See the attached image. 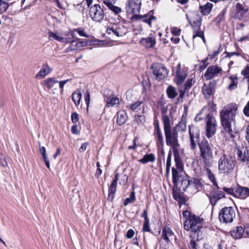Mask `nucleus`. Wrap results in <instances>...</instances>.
<instances>
[{
    "label": "nucleus",
    "mask_w": 249,
    "mask_h": 249,
    "mask_svg": "<svg viewBox=\"0 0 249 249\" xmlns=\"http://www.w3.org/2000/svg\"><path fill=\"white\" fill-rule=\"evenodd\" d=\"M200 29L193 30L194 35L193 38H195L196 37H202L204 35L203 31H200Z\"/></svg>",
    "instance_id": "5fc2aeb1"
},
{
    "label": "nucleus",
    "mask_w": 249,
    "mask_h": 249,
    "mask_svg": "<svg viewBox=\"0 0 249 249\" xmlns=\"http://www.w3.org/2000/svg\"><path fill=\"white\" fill-rule=\"evenodd\" d=\"M49 39L50 40H55L61 42V41L63 39V37L59 36L55 33L50 31L49 32Z\"/></svg>",
    "instance_id": "49530a36"
},
{
    "label": "nucleus",
    "mask_w": 249,
    "mask_h": 249,
    "mask_svg": "<svg viewBox=\"0 0 249 249\" xmlns=\"http://www.w3.org/2000/svg\"><path fill=\"white\" fill-rule=\"evenodd\" d=\"M187 91L183 88H181L179 90V97L177 98V102L179 103L182 102V99L183 98L184 95Z\"/></svg>",
    "instance_id": "6e6d98bb"
},
{
    "label": "nucleus",
    "mask_w": 249,
    "mask_h": 249,
    "mask_svg": "<svg viewBox=\"0 0 249 249\" xmlns=\"http://www.w3.org/2000/svg\"><path fill=\"white\" fill-rule=\"evenodd\" d=\"M184 192H182L179 190L175 188L174 186L173 189V196L174 198L177 201L182 196H183V194Z\"/></svg>",
    "instance_id": "8fccbe9b"
},
{
    "label": "nucleus",
    "mask_w": 249,
    "mask_h": 249,
    "mask_svg": "<svg viewBox=\"0 0 249 249\" xmlns=\"http://www.w3.org/2000/svg\"><path fill=\"white\" fill-rule=\"evenodd\" d=\"M182 214L185 218L184 222V229L186 231H191L195 234L199 232L202 228L203 219L188 211H184Z\"/></svg>",
    "instance_id": "20e7f679"
},
{
    "label": "nucleus",
    "mask_w": 249,
    "mask_h": 249,
    "mask_svg": "<svg viewBox=\"0 0 249 249\" xmlns=\"http://www.w3.org/2000/svg\"><path fill=\"white\" fill-rule=\"evenodd\" d=\"M223 191L227 193L228 194L232 196H233L235 197V187L234 188H227L226 187H224L223 188Z\"/></svg>",
    "instance_id": "864d4df0"
},
{
    "label": "nucleus",
    "mask_w": 249,
    "mask_h": 249,
    "mask_svg": "<svg viewBox=\"0 0 249 249\" xmlns=\"http://www.w3.org/2000/svg\"><path fill=\"white\" fill-rule=\"evenodd\" d=\"M58 83V81L54 78H49L44 81V84L48 89H51L53 87L54 84Z\"/></svg>",
    "instance_id": "ea45409f"
},
{
    "label": "nucleus",
    "mask_w": 249,
    "mask_h": 249,
    "mask_svg": "<svg viewBox=\"0 0 249 249\" xmlns=\"http://www.w3.org/2000/svg\"><path fill=\"white\" fill-rule=\"evenodd\" d=\"M243 113L247 117H249V101L247 103L243 109Z\"/></svg>",
    "instance_id": "774afa93"
},
{
    "label": "nucleus",
    "mask_w": 249,
    "mask_h": 249,
    "mask_svg": "<svg viewBox=\"0 0 249 249\" xmlns=\"http://www.w3.org/2000/svg\"><path fill=\"white\" fill-rule=\"evenodd\" d=\"M227 12V8H224L218 16L213 19L217 26H220L221 23L225 20V15Z\"/></svg>",
    "instance_id": "7c9ffc66"
},
{
    "label": "nucleus",
    "mask_w": 249,
    "mask_h": 249,
    "mask_svg": "<svg viewBox=\"0 0 249 249\" xmlns=\"http://www.w3.org/2000/svg\"><path fill=\"white\" fill-rule=\"evenodd\" d=\"M155 160V155L151 153L149 154H145L143 156V158L139 160V161L143 164H145L148 162H154Z\"/></svg>",
    "instance_id": "c9c22d12"
},
{
    "label": "nucleus",
    "mask_w": 249,
    "mask_h": 249,
    "mask_svg": "<svg viewBox=\"0 0 249 249\" xmlns=\"http://www.w3.org/2000/svg\"><path fill=\"white\" fill-rule=\"evenodd\" d=\"M188 75L187 71L185 69H181L180 64L177 67L175 82L178 86L181 85Z\"/></svg>",
    "instance_id": "f3484780"
},
{
    "label": "nucleus",
    "mask_w": 249,
    "mask_h": 249,
    "mask_svg": "<svg viewBox=\"0 0 249 249\" xmlns=\"http://www.w3.org/2000/svg\"><path fill=\"white\" fill-rule=\"evenodd\" d=\"M106 32L107 34L119 37L125 35L128 32V29L123 23L118 22L108 26Z\"/></svg>",
    "instance_id": "6e6552de"
},
{
    "label": "nucleus",
    "mask_w": 249,
    "mask_h": 249,
    "mask_svg": "<svg viewBox=\"0 0 249 249\" xmlns=\"http://www.w3.org/2000/svg\"><path fill=\"white\" fill-rule=\"evenodd\" d=\"M207 117L206 121V136L210 138L215 133L216 120L213 115L206 114L205 116Z\"/></svg>",
    "instance_id": "9b49d317"
},
{
    "label": "nucleus",
    "mask_w": 249,
    "mask_h": 249,
    "mask_svg": "<svg viewBox=\"0 0 249 249\" xmlns=\"http://www.w3.org/2000/svg\"><path fill=\"white\" fill-rule=\"evenodd\" d=\"M171 33L175 36H179L181 33V29L177 27H173L171 29Z\"/></svg>",
    "instance_id": "e2e57ef3"
},
{
    "label": "nucleus",
    "mask_w": 249,
    "mask_h": 249,
    "mask_svg": "<svg viewBox=\"0 0 249 249\" xmlns=\"http://www.w3.org/2000/svg\"><path fill=\"white\" fill-rule=\"evenodd\" d=\"M186 18L193 30L200 29L202 18L197 13H192L191 16L186 15Z\"/></svg>",
    "instance_id": "ddd939ff"
},
{
    "label": "nucleus",
    "mask_w": 249,
    "mask_h": 249,
    "mask_svg": "<svg viewBox=\"0 0 249 249\" xmlns=\"http://www.w3.org/2000/svg\"><path fill=\"white\" fill-rule=\"evenodd\" d=\"M189 133L191 148L192 149L194 150L196 148V142H197L199 139V131L195 126H189Z\"/></svg>",
    "instance_id": "4468645a"
},
{
    "label": "nucleus",
    "mask_w": 249,
    "mask_h": 249,
    "mask_svg": "<svg viewBox=\"0 0 249 249\" xmlns=\"http://www.w3.org/2000/svg\"><path fill=\"white\" fill-rule=\"evenodd\" d=\"M140 43L145 48H153L156 45V38L153 34H150L148 36L142 38Z\"/></svg>",
    "instance_id": "aec40b11"
},
{
    "label": "nucleus",
    "mask_w": 249,
    "mask_h": 249,
    "mask_svg": "<svg viewBox=\"0 0 249 249\" xmlns=\"http://www.w3.org/2000/svg\"><path fill=\"white\" fill-rule=\"evenodd\" d=\"M96 165L97 167V171L95 174V176L97 178H98L102 174V171L100 168V165L99 162L98 161L96 163Z\"/></svg>",
    "instance_id": "69168bd1"
},
{
    "label": "nucleus",
    "mask_w": 249,
    "mask_h": 249,
    "mask_svg": "<svg viewBox=\"0 0 249 249\" xmlns=\"http://www.w3.org/2000/svg\"><path fill=\"white\" fill-rule=\"evenodd\" d=\"M235 7L236 9L234 18L241 19L245 16L248 11V9L245 8L243 5L240 3H237Z\"/></svg>",
    "instance_id": "4be33fe9"
},
{
    "label": "nucleus",
    "mask_w": 249,
    "mask_h": 249,
    "mask_svg": "<svg viewBox=\"0 0 249 249\" xmlns=\"http://www.w3.org/2000/svg\"><path fill=\"white\" fill-rule=\"evenodd\" d=\"M153 73L157 80L164 79L168 75V71L164 65L161 63H155L151 66Z\"/></svg>",
    "instance_id": "9d476101"
},
{
    "label": "nucleus",
    "mask_w": 249,
    "mask_h": 249,
    "mask_svg": "<svg viewBox=\"0 0 249 249\" xmlns=\"http://www.w3.org/2000/svg\"><path fill=\"white\" fill-rule=\"evenodd\" d=\"M89 8V15L91 19L95 22H101L105 16L103 8L98 4H95Z\"/></svg>",
    "instance_id": "1a4fd4ad"
},
{
    "label": "nucleus",
    "mask_w": 249,
    "mask_h": 249,
    "mask_svg": "<svg viewBox=\"0 0 249 249\" xmlns=\"http://www.w3.org/2000/svg\"><path fill=\"white\" fill-rule=\"evenodd\" d=\"M174 235V232L168 226H165L164 227L162 228L161 236L162 239L167 243H168L170 242V239H172Z\"/></svg>",
    "instance_id": "b1692460"
},
{
    "label": "nucleus",
    "mask_w": 249,
    "mask_h": 249,
    "mask_svg": "<svg viewBox=\"0 0 249 249\" xmlns=\"http://www.w3.org/2000/svg\"><path fill=\"white\" fill-rule=\"evenodd\" d=\"M242 74L245 76V78L247 79L249 88V66H247L246 68L241 72Z\"/></svg>",
    "instance_id": "4d7b16f0"
},
{
    "label": "nucleus",
    "mask_w": 249,
    "mask_h": 249,
    "mask_svg": "<svg viewBox=\"0 0 249 249\" xmlns=\"http://www.w3.org/2000/svg\"><path fill=\"white\" fill-rule=\"evenodd\" d=\"M82 97V94L79 90H75L72 94V100L77 107L80 102Z\"/></svg>",
    "instance_id": "f704fd0d"
},
{
    "label": "nucleus",
    "mask_w": 249,
    "mask_h": 249,
    "mask_svg": "<svg viewBox=\"0 0 249 249\" xmlns=\"http://www.w3.org/2000/svg\"><path fill=\"white\" fill-rule=\"evenodd\" d=\"M166 93L168 97L171 99H174L178 95L176 88L172 86L168 87L166 89Z\"/></svg>",
    "instance_id": "72a5a7b5"
},
{
    "label": "nucleus",
    "mask_w": 249,
    "mask_h": 249,
    "mask_svg": "<svg viewBox=\"0 0 249 249\" xmlns=\"http://www.w3.org/2000/svg\"><path fill=\"white\" fill-rule=\"evenodd\" d=\"M128 117L126 113L124 111H120L117 112V123L119 125H122L124 124Z\"/></svg>",
    "instance_id": "c85d7f7f"
},
{
    "label": "nucleus",
    "mask_w": 249,
    "mask_h": 249,
    "mask_svg": "<svg viewBox=\"0 0 249 249\" xmlns=\"http://www.w3.org/2000/svg\"><path fill=\"white\" fill-rule=\"evenodd\" d=\"M186 124L185 123L180 122L177 125L174 126L173 129L178 133L179 132H183L186 130Z\"/></svg>",
    "instance_id": "79ce46f5"
},
{
    "label": "nucleus",
    "mask_w": 249,
    "mask_h": 249,
    "mask_svg": "<svg viewBox=\"0 0 249 249\" xmlns=\"http://www.w3.org/2000/svg\"><path fill=\"white\" fill-rule=\"evenodd\" d=\"M206 110V108L205 107H203L201 111L199 113H198L196 116V117L195 118V121L196 122H199L200 121H202L204 119H205L206 121L207 120V116H205V115L206 114L205 113V114H204L203 115V112Z\"/></svg>",
    "instance_id": "a18cd8bd"
},
{
    "label": "nucleus",
    "mask_w": 249,
    "mask_h": 249,
    "mask_svg": "<svg viewBox=\"0 0 249 249\" xmlns=\"http://www.w3.org/2000/svg\"><path fill=\"white\" fill-rule=\"evenodd\" d=\"M136 200L135 192L134 191H132L129 197L125 199L124 201L123 204L124 206H127L129 203H132Z\"/></svg>",
    "instance_id": "a19ab883"
},
{
    "label": "nucleus",
    "mask_w": 249,
    "mask_h": 249,
    "mask_svg": "<svg viewBox=\"0 0 249 249\" xmlns=\"http://www.w3.org/2000/svg\"><path fill=\"white\" fill-rule=\"evenodd\" d=\"M237 155L239 160L242 161H247L248 156L246 155L245 151L243 153L241 150H238L237 151Z\"/></svg>",
    "instance_id": "603ef678"
},
{
    "label": "nucleus",
    "mask_w": 249,
    "mask_h": 249,
    "mask_svg": "<svg viewBox=\"0 0 249 249\" xmlns=\"http://www.w3.org/2000/svg\"><path fill=\"white\" fill-rule=\"evenodd\" d=\"M208 60V58H206L205 59L201 61V63H202V64L200 65L198 68V70L200 71H202L203 70L206 68L208 65V63H207Z\"/></svg>",
    "instance_id": "13d9d810"
},
{
    "label": "nucleus",
    "mask_w": 249,
    "mask_h": 249,
    "mask_svg": "<svg viewBox=\"0 0 249 249\" xmlns=\"http://www.w3.org/2000/svg\"><path fill=\"white\" fill-rule=\"evenodd\" d=\"M198 144L200 149V157L203 162L206 166L210 167L212 163L213 158L212 144L205 138L198 142Z\"/></svg>",
    "instance_id": "423d86ee"
},
{
    "label": "nucleus",
    "mask_w": 249,
    "mask_h": 249,
    "mask_svg": "<svg viewBox=\"0 0 249 249\" xmlns=\"http://www.w3.org/2000/svg\"><path fill=\"white\" fill-rule=\"evenodd\" d=\"M71 121L73 124H76L79 120V115L76 112H73L71 115Z\"/></svg>",
    "instance_id": "052dcab7"
},
{
    "label": "nucleus",
    "mask_w": 249,
    "mask_h": 249,
    "mask_svg": "<svg viewBox=\"0 0 249 249\" xmlns=\"http://www.w3.org/2000/svg\"><path fill=\"white\" fill-rule=\"evenodd\" d=\"M142 231L144 232H150L151 231V229L149 225V220L144 221L143 225L142 227Z\"/></svg>",
    "instance_id": "bf43d9fd"
},
{
    "label": "nucleus",
    "mask_w": 249,
    "mask_h": 249,
    "mask_svg": "<svg viewBox=\"0 0 249 249\" xmlns=\"http://www.w3.org/2000/svg\"><path fill=\"white\" fill-rule=\"evenodd\" d=\"M108 93H104L105 100H106L107 107L118 106L120 105V101L118 98L113 96V91L109 90Z\"/></svg>",
    "instance_id": "a211bd4d"
},
{
    "label": "nucleus",
    "mask_w": 249,
    "mask_h": 249,
    "mask_svg": "<svg viewBox=\"0 0 249 249\" xmlns=\"http://www.w3.org/2000/svg\"><path fill=\"white\" fill-rule=\"evenodd\" d=\"M249 196V188L237 185L235 187V197L240 199H245Z\"/></svg>",
    "instance_id": "412c9836"
},
{
    "label": "nucleus",
    "mask_w": 249,
    "mask_h": 249,
    "mask_svg": "<svg viewBox=\"0 0 249 249\" xmlns=\"http://www.w3.org/2000/svg\"><path fill=\"white\" fill-rule=\"evenodd\" d=\"M134 120L138 124H142L145 121V117L142 115H136L135 116Z\"/></svg>",
    "instance_id": "de8ad7c7"
},
{
    "label": "nucleus",
    "mask_w": 249,
    "mask_h": 249,
    "mask_svg": "<svg viewBox=\"0 0 249 249\" xmlns=\"http://www.w3.org/2000/svg\"><path fill=\"white\" fill-rule=\"evenodd\" d=\"M172 151L174 156L176 167L178 171H182L183 169V165L181 159L179 156V149H176Z\"/></svg>",
    "instance_id": "393cba45"
},
{
    "label": "nucleus",
    "mask_w": 249,
    "mask_h": 249,
    "mask_svg": "<svg viewBox=\"0 0 249 249\" xmlns=\"http://www.w3.org/2000/svg\"><path fill=\"white\" fill-rule=\"evenodd\" d=\"M88 42L87 41H78L75 44V46L76 47V49H77L79 48L86 46Z\"/></svg>",
    "instance_id": "680f3d73"
},
{
    "label": "nucleus",
    "mask_w": 249,
    "mask_h": 249,
    "mask_svg": "<svg viewBox=\"0 0 249 249\" xmlns=\"http://www.w3.org/2000/svg\"><path fill=\"white\" fill-rule=\"evenodd\" d=\"M206 171V174H207L208 178L212 182L213 185L217 189H219V187L218 185L216 179L215 178V177L214 174L212 172L211 170L209 168H207Z\"/></svg>",
    "instance_id": "473e14b6"
},
{
    "label": "nucleus",
    "mask_w": 249,
    "mask_h": 249,
    "mask_svg": "<svg viewBox=\"0 0 249 249\" xmlns=\"http://www.w3.org/2000/svg\"><path fill=\"white\" fill-rule=\"evenodd\" d=\"M222 71L221 68L216 65H213L208 68L204 76L206 80H210L217 76Z\"/></svg>",
    "instance_id": "2eb2a0df"
},
{
    "label": "nucleus",
    "mask_w": 249,
    "mask_h": 249,
    "mask_svg": "<svg viewBox=\"0 0 249 249\" xmlns=\"http://www.w3.org/2000/svg\"><path fill=\"white\" fill-rule=\"evenodd\" d=\"M142 102L137 101L133 104L128 105L126 107L134 111H136L137 109H140V107L142 105Z\"/></svg>",
    "instance_id": "37998d69"
},
{
    "label": "nucleus",
    "mask_w": 249,
    "mask_h": 249,
    "mask_svg": "<svg viewBox=\"0 0 249 249\" xmlns=\"http://www.w3.org/2000/svg\"><path fill=\"white\" fill-rule=\"evenodd\" d=\"M207 196L209 198L210 203L213 207L214 206L217 201L220 200L216 192L215 189H213L209 194H207Z\"/></svg>",
    "instance_id": "cd10ccee"
},
{
    "label": "nucleus",
    "mask_w": 249,
    "mask_h": 249,
    "mask_svg": "<svg viewBox=\"0 0 249 249\" xmlns=\"http://www.w3.org/2000/svg\"><path fill=\"white\" fill-rule=\"evenodd\" d=\"M212 7L213 4L209 2H207L203 6H200L201 12L204 15H207L209 14L211 11Z\"/></svg>",
    "instance_id": "e433bc0d"
},
{
    "label": "nucleus",
    "mask_w": 249,
    "mask_h": 249,
    "mask_svg": "<svg viewBox=\"0 0 249 249\" xmlns=\"http://www.w3.org/2000/svg\"><path fill=\"white\" fill-rule=\"evenodd\" d=\"M230 79L231 80V83L229 85L228 89L230 90H232L236 89L237 87V83L234 81V80H237V77L236 76H231L230 77Z\"/></svg>",
    "instance_id": "09e8293b"
},
{
    "label": "nucleus",
    "mask_w": 249,
    "mask_h": 249,
    "mask_svg": "<svg viewBox=\"0 0 249 249\" xmlns=\"http://www.w3.org/2000/svg\"><path fill=\"white\" fill-rule=\"evenodd\" d=\"M119 176L118 173L115 174V178L108 187L107 199L110 201H112L114 199V195L116 192V186Z\"/></svg>",
    "instance_id": "6ab92c4d"
},
{
    "label": "nucleus",
    "mask_w": 249,
    "mask_h": 249,
    "mask_svg": "<svg viewBox=\"0 0 249 249\" xmlns=\"http://www.w3.org/2000/svg\"><path fill=\"white\" fill-rule=\"evenodd\" d=\"M218 217L221 222L231 223L235 217V210L232 207H225L220 210Z\"/></svg>",
    "instance_id": "0eeeda50"
},
{
    "label": "nucleus",
    "mask_w": 249,
    "mask_h": 249,
    "mask_svg": "<svg viewBox=\"0 0 249 249\" xmlns=\"http://www.w3.org/2000/svg\"><path fill=\"white\" fill-rule=\"evenodd\" d=\"M235 165L234 157L223 154L218 160V170L220 173L228 175L232 172Z\"/></svg>",
    "instance_id": "39448f33"
},
{
    "label": "nucleus",
    "mask_w": 249,
    "mask_h": 249,
    "mask_svg": "<svg viewBox=\"0 0 249 249\" xmlns=\"http://www.w3.org/2000/svg\"><path fill=\"white\" fill-rule=\"evenodd\" d=\"M162 120L166 144L170 146L172 150L179 149L180 145L178 141V133L172 128L169 118L167 115L163 114Z\"/></svg>",
    "instance_id": "7ed1b4c3"
},
{
    "label": "nucleus",
    "mask_w": 249,
    "mask_h": 249,
    "mask_svg": "<svg viewBox=\"0 0 249 249\" xmlns=\"http://www.w3.org/2000/svg\"><path fill=\"white\" fill-rule=\"evenodd\" d=\"M237 111L236 104H230L223 107L220 112L221 125L223 127L222 132L225 136L233 139L236 132L232 130L231 124L235 122V117Z\"/></svg>",
    "instance_id": "f257e3e1"
},
{
    "label": "nucleus",
    "mask_w": 249,
    "mask_h": 249,
    "mask_svg": "<svg viewBox=\"0 0 249 249\" xmlns=\"http://www.w3.org/2000/svg\"><path fill=\"white\" fill-rule=\"evenodd\" d=\"M155 140L158 146L163 147L164 145L163 137L161 130L154 131Z\"/></svg>",
    "instance_id": "c756f323"
},
{
    "label": "nucleus",
    "mask_w": 249,
    "mask_h": 249,
    "mask_svg": "<svg viewBox=\"0 0 249 249\" xmlns=\"http://www.w3.org/2000/svg\"><path fill=\"white\" fill-rule=\"evenodd\" d=\"M245 232V228L241 226L234 227L230 231L231 235L234 239H239L243 237L244 233Z\"/></svg>",
    "instance_id": "5701e85b"
},
{
    "label": "nucleus",
    "mask_w": 249,
    "mask_h": 249,
    "mask_svg": "<svg viewBox=\"0 0 249 249\" xmlns=\"http://www.w3.org/2000/svg\"><path fill=\"white\" fill-rule=\"evenodd\" d=\"M52 71V69L48 64H44L42 65L39 71L36 75V77L37 79L44 78L47 75L49 74Z\"/></svg>",
    "instance_id": "a878e982"
},
{
    "label": "nucleus",
    "mask_w": 249,
    "mask_h": 249,
    "mask_svg": "<svg viewBox=\"0 0 249 249\" xmlns=\"http://www.w3.org/2000/svg\"><path fill=\"white\" fill-rule=\"evenodd\" d=\"M180 172L178 171V168H175V167H172V180L173 183L174 184L180 178V177H183L184 176L179 175L178 172Z\"/></svg>",
    "instance_id": "58836bf2"
},
{
    "label": "nucleus",
    "mask_w": 249,
    "mask_h": 249,
    "mask_svg": "<svg viewBox=\"0 0 249 249\" xmlns=\"http://www.w3.org/2000/svg\"><path fill=\"white\" fill-rule=\"evenodd\" d=\"M195 82V80L194 78H189L185 82L184 86L182 88L184 89L186 91H188L192 87Z\"/></svg>",
    "instance_id": "c03bdc74"
},
{
    "label": "nucleus",
    "mask_w": 249,
    "mask_h": 249,
    "mask_svg": "<svg viewBox=\"0 0 249 249\" xmlns=\"http://www.w3.org/2000/svg\"><path fill=\"white\" fill-rule=\"evenodd\" d=\"M216 81L213 80L210 81L208 85L204 84L202 92L206 98L209 99L213 95L215 92Z\"/></svg>",
    "instance_id": "dca6fc26"
},
{
    "label": "nucleus",
    "mask_w": 249,
    "mask_h": 249,
    "mask_svg": "<svg viewBox=\"0 0 249 249\" xmlns=\"http://www.w3.org/2000/svg\"><path fill=\"white\" fill-rule=\"evenodd\" d=\"M114 3L105 1V4L110 10L115 15H118L122 12V9L118 6L114 5Z\"/></svg>",
    "instance_id": "2f4dec72"
},
{
    "label": "nucleus",
    "mask_w": 249,
    "mask_h": 249,
    "mask_svg": "<svg viewBox=\"0 0 249 249\" xmlns=\"http://www.w3.org/2000/svg\"><path fill=\"white\" fill-rule=\"evenodd\" d=\"M39 152L42 155V158L44 160V161L47 167L48 168H50V162L48 159L46 153V149L44 146H40L39 147Z\"/></svg>",
    "instance_id": "4c0bfd02"
},
{
    "label": "nucleus",
    "mask_w": 249,
    "mask_h": 249,
    "mask_svg": "<svg viewBox=\"0 0 249 249\" xmlns=\"http://www.w3.org/2000/svg\"><path fill=\"white\" fill-rule=\"evenodd\" d=\"M191 181L190 177L186 175L180 177V178L173 184L175 188L182 192H184L189 187H191Z\"/></svg>",
    "instance_id": "f8f14e48"
},
{
    "label": "nucleus",
    "mask_w": 249,
    "mask_h": 249,
    "mask_svg": "<svg viewBox=\"0 0 249 249\" xmlns=\"http://www.w3.org/2000/svg\"><path fill=\"white\" fill-rule=\"evenodd\" d=\"M76 40H77V39H71L70 38L63 37V39H62V41H61V43H70L71 44V43L73 44L74 42H75Z\"/></svg>",
    "instance_id": "338daca9"
},
{
    "label": "nucleus",
    "mask_w": 249,
    "mask_h": 249,
    "mask_svg": "<svg viewBox=\"0 0 249 249\" xmlns=\"http://www.w3.org/2000/svg\"><path fill=\"white\" fill-rule=\"evenodd\" d=\"M84 98L87 105V108H88L90 103V94L88 90L86 91V93L85 95Z\"/></svg>",
    "instance_id": "0e129e2a"
},
{
    "label": "nucleus",
    "mask_w": 249,
    "mask_h": 249,
    "mask_svg": "<svg viewBox=\"0 0 249 249\" xmlns=\"http://www.w3.org/2000/svg\"><path fill=\"white\" fill-rule=\"evenodd\" d=\"M191 180V187H194L196 191H200L203 189V184L201 178H192Z\"/></svg>",
    "instance_id": "bb28decb"
},
{
    "label": "nucleus",
    "mask_w": 249,
    "mask_h": 249,
    "mask_svg": "<svg viewBox=\"0 0 249 249\" xmlns=\"http://www.w3.org/2000/svg\"><path fill=\"white\" fill-rule=\"evenodd\" d=\"M9 7V4L7 2L3 0H0V13H2L6 11Z\"/></svg>",
    "instance_id": "3c124183"
},
{
    "label": "nucleus",
    "mask_w": 249,
    "mask_h": 249,
    "mask_svg": "<svg viewBox=\"0 0 249 249\" xmlns=\"http://www.w3.org/2000/svg\"><path fill=\"white\" fill-rule=\"evenodd\" d=\"M141 5L142 0H128L125 4L126 13L134 14V18L140 19L151 27L152 23H156L157 21V18L153 16L154 11L151 10L143 15H138L137 14L140 12Z\"/></svg>",
    "instance_id": "f03ea898"
}]
</instances>
